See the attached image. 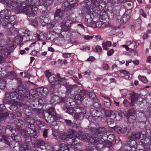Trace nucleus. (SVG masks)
<instances>
[{"label":"nucleus","mask_w":151,"mask_h":151,"mask_svg":"<svg viewBox=\"0 0 151 151\" xmlns=\"http://www.w3.org/2000/svg\"><path fill=\"white\" fill-rule=\"evenodd\" d=\"M106 131L105 128L104 127H100L99 128H92L91 129V134L93 135L91 137H89V138L84 135L82 136L83 139L85 141H88L92 145L95 144L97 145L99 143V139L97 136H98L99 134H103L105 133Z\"/></svg>","instance_id":"nucleus-1"},{"label":"nucleus","mask_w":151,"mask_h":151,"mask_svg":"<svg viewBox=\"0 0 151 151\" xmlns=\"http://www.w3.org/2000/svg\"><path fill=\"white\" fill-rule=\"evenodd\" d=\"M26 6H24V13L27 15V18L29 20L34 15L37 13L38 8L35 5V3L33 4L32 0H26Z\"/></svg>","instance_id":"nucleus-2"},{"label":"nucleus","mask_w":151,"mask_h":151,"mask_svg":"<svg viewBox=\"0 0 151 151\" xmlns=\"http://www.w3.org/2000/svg\"><path fill=\"white\" fill-rule=\"evenodd\" d=\"M47 113L48 115L47 116H45V120L47 122L51 124L60 118L58 115L56 114L55 110L54 107H52L49 109Z\"/></svg>","instance_id":"nucleus-3"},{"label":"nucleus","mask_w":151,"mask_h":151,"mask_svg":"<svg viewBox=\"0 0 151 151\" xmlns=\"http://www.w3.org/2000/svg\"><path fill=\"white\" fill-rule=\"evenodd\" d=\"M15 79L17 80L18 84V87L17 89V90H19V93H21V94H22H22L24 93H24L26 94L27 93V95H28V94L30 95L31 92L33 91H34V93L31 94L32 95H34L36 93V92L34 90H30V91H29L28 88V86L27 84V83H22L21 79L18 78L17 79Z\"/></svg>","instance_id":"nucleus-4"},{"label":"nucleus","mask_w":151,"mask_h":151,"mask_svg":"<svg viewBox=\"0 0 151 151\" xmlns=\"http://www.w3.org/2000/svg\"><path fill=\"white\" fill-rule=\"evenodd\" d=\"M19 90L16 89L14 92H7L8 93V96L11 100L15 101V102H18L22 99V98H28L30 96V95H27V93H23L21 94L19 92ZM23 93H24L23 92Z\"/></svg>","instance_id":"nucleus-5"},{"label":"nucleus","mask_w":151,"mask_h":151,"mask_svg":"<svg viewBox=\"0 0 151 151\" xmlns=\"http://www.w3.org/2000/svg\"><path fill=\"white\" fill-rule=\"evenodd\" d=\"M11 14V11L8 9H5L0 12V24L3 27H6L7 23L4 22H6V19H9Z\"/></svg>","instance_id":"nucleus-6"},{"label":"nucleus","mask_w":151,"mask_h":151,"mask_svg":"<svg viewBox=\"0 0 151 151\" xmlns=\"http://www.w3.org/2000/svg\"><path fill=\"white\" fill-rule=\"evenodd\" d=\"M99 21L96 23L93 22L94 26H97L100 28H103L108 26L110 24L109 20L105 15H102L99 17Z\"/></svg>","instance_id":"nucleus-7"},{"label":"nucleus","mask_w":151,"mask_h":151,"mask_svg":"<svg viewBox=\"0 0 151 151\" xmlns=\"http://www.w3.org/2000/svg\"><path fill=\"white\" fill-rule=\"evenodd\" d=\"M49 80L52 85L65 84L66 83V80L65 78H62L60 76H49Z\"/></svg>","instance_id":"nucleus-8"},{"label":"nucleus","mask_w":151,"mask_h":151,"mask_svg":"<svg viewBox=\"0 0 151 151\" xmlns=\"http://www.w3.org/2000/svg\"><path fill=\"white\" fill-rule=\"evenodd\" d=\"M77 107L75 109V111L76 112L74 115L75 117L77 119L82 120L85 116L86 113V110L84 108L79 106H77Z\"/></svg>","instance_id":"nucleus-9"},{"label":"nucleus","mask_w":151,"mask_h":151,"mask_svg":"<svg viewBox=\"0 0 151 151\" xmlns=\"http://www.w3.org/2000/svg\"><path fill=\"white\" fill-rule=\"evenodd\" d=\"M26 133L32 135L35 138H36L38 137V135L40 133L39 129L36 126H34L33 127H30L28 126L25 130Z\"/></svg>","instance_id":"nucleus-10"},{"label":"nucleus","mask_w":151,"mask_h":151,"mask_svg":"<svg viewBox=\"0 0 151 151\" xmlns=\"http://www.w3.org/2000/svg\"><path fill=\"white\" fill-rule=\"evenodd\" d=\"M76 104H78L77 102L75 101H73L71 103L69 104V105L64 106L63 109L64 110L66 109L67 112L70 114L72 115L73 114L74 110L75 111V109L77 108V105L76 106H74Z\"/></svg>","instance_id":"nucleus-11"},{"label":"nucleus","mask_w":151,"mask_h":151,"mask_svg":"<svg viewBox=\"0 0 151 151\" xmlns=\"http://www.w3.org/2000/svg\"><path fill=\"white\" fill-rule=\"evenodd\" d=\"M77 139H78V137H73L68 136L66 141L69 145H74L75 147L76 146H81V143L78 142Z\"/></svg>","instance_id":"nucleus-12"},{"label":"nucleus","mask_w":151,"mask_h":151,"mask_svg":"<svg viewBox=\"0 0 151 151\" xmlns=\"http://www.w3.org/2000/svg\"><path fill=\"white\" fill-rule=\"evenodd\" d=\"M1 2L2 3L4 4L7 7L14 9L18 4L17 2L11 0H3Z\"/></svg>","instance_id":"nucleus-13"},{"label":"nucleus","mask_w":151,"mask_h":151,"mask_svg":"<svg viewBox=\"0 0 151 151\" xmlns=\"http://www.w3.org/2000/svg\"><path fill=\"white\" fill-rule=\"evenodd\" d=\"M65 101V99L63 97H60L59 96H53L52 98L50 100L51 103L56 104L64 102Z\"/></svg>","instance_id":"nucleus-14"},{"label":"nucleus","mask_w":151,"mask_h":151,"mask_svg":"<svg viewBox=\"0 0 151 151\" xmlns=\"http://www.w3.org/2000/svg\"><path fill=\"white\" fill-rule=\"evenodd\" d=\"M8 76H6V77H3L0 78V89H4L6 86V83L10 82L13 79L7 78Z\"/></svg>","instance_id":"nucleus-15"},{"label":"nucleus","mask_w":151,"mask_h":151,"mask_svg":"<svg viewBox=\"0 0 151 151\" xmlns=\"http://www.w3.org/2000/svg\"><path fill=\"white\" fill-rule=\"evenodd\" d=\"M35 5L37 6H38V8L40 11V12L42 14H45L48 12L47 9V7L43 4H41L40 1L38 0L35 3Z\"/></svg>","instance_id":"nucleus-16"},{"label":"nucleus","mask_w":151,"mask_h":151,"mask_svg":"<svg viewBox=\"0 0 151 151\" xmlns=\"http://www.w3.org/2000/svg\"><path fill=\"white\" fill-rule=\"evenodd\" d=\"M48 90L47 88L40 87L37 89V93L40 96L45 97L47 95Z\"/></svg>","instance_id":"nucleus-17"},{"label":"nucleus","mask_w":151,"mask_h":151,"mask_svg":"<svg viewBox=\"0 0 151 151\" xmlns=\"http://www.w3.org/2000/svg\"><path fill=\"white\" fill-rule=\"evenodd\" d=\"M90 113L91 116L96 119L103 117L101 112L97 110L91 109L90 110Z\"/></svg>","instance_id":"nucleus-18"},{"label":"nucleus","mask_w":151,"mask_h":151,"mask_svg":"<svg viewBox=\"0 0 151 151\" xmlns=\"http://www.w3.org/2000/svg\"><path fill=\"white\" fill-rule=\"evenodd\" d=\"M25 120L28 126L32 127L35 126V120L32 117H26L25 119Z\"/></svg>","instance_id":"nucleus-19"},{"label":"nucleus","mask_w":151,"mask_h":151,"mask_svg":"<svg viewBox=\"0 0 151 151\" xmlns=\"http://www.w3.org/2000/svg\"><path fill=\"white\" fill-rule=\"evenodd\" d=\"M9 17V19H6V22H4V23H7L6 24V27H9L10 26L14 25V22L13 21L15 20L16 16L14 15H10Z\"/></svg>","instance_id":"nucleus-20"},{"label":"nucleus","mask_w":151,"mask_h":151,"mask_svg":"<svg viewBox=\"0 0 151 151\" xmlns=\"http://www.w3.org/2000/svg\"><path fill=\"white\" fill-rule=\"evenodd\" d=\"M36 33L37 36L38 41L44 40L47 39L46 36L45 34L39 30H37Z\"/></svg>","instance_id":"nucleus-21"},{"label":"nucleus","mask_w":151,"mask_h":151,"mask_svg":"<svg viewBox=\"0 0 151 151\" xmlns=\"http://www.w3.org/2000/svg\"><path fill=\"white\" fill-rule=\"evenodd\" d=\"M77 86L76 85H67L66 86V91L68 93H71L72 92H75L77 89Z\"/></svg>","instance_id":"nucleus-22"},{"label":"nucleus","mask_w":151,"mask_h":151,"mask_svg":"<svg viewBox=\"0 0 151 151\" xmlns=\"http://www.w3.org/2000/svg\"><path fill=\"white\" fill-rule=\"evenodd\" d=\"M21 134L24 136V139L26 142H31V136L32 135L26 133L24 129H22L21 130Z\"/></svg>","instance_id":"nucleus-23"},{"label":"nucleus","mask_w":151,"mask_h":151,"mask_svg":"<svg viewBox=\"0 0 151 151\" xmlns=\"http://www.w3.org/2000/svg\"><path fill=\"white\" fill-rule=\"evenodd\" d=\"M113 128L116 132L119 134L124 133L127 130L126 127L122 128L117 126L114 127Z\"/></svg>","instance_id":"nucleus-24"},{"label":"nucleus","mask_w":151,"mask_h":151,"mask_svg":"<svg viewBox=\"0 0 151 151\" xmlns=\"http://www.w3.org/2000/svg\"><path fill=\"white\" fill-rule=\"evenodd\" d=\"M12 139L16 142H19L22 141V138L20 135L17 133H12L11 135Z\"/></svg>","instance_id":"nucleus-25"},{"label":"nucleus","mask_w":151,"mask_h":151,"mask_svg":"<svg viewBox=\"0 0 151 151\" xmlns=\"http://www.w3.org/2000/svg\"><path fill=\"white\" fill-rule=\"evenodd\" d=\"M68 136L74 137H78L80 135V134L78 133V132L74 131L73 130L69 129L67 131Z\"/></svg>","instance_id":"nucleus-26"},{"label":"nucleus","mask_w":151,"mask_h":151,"mask_svg":"<svg viewBox=\"0 0 151 151\" xmlns=\"http://www.w3.org/2000/svg\"><path fill=\"white\" fill-rule=\"evenodd\" d=\"M40 23L43 25H46L49 22H50L49 18L47 17L41 16L40 17Z\"/></svg>","instance_id":"nucleus-27"},{"label":"nucleus","mask_w":151,"mask_h":151,"mask_svg":"<svg viewBox=\"0 0 151 151\" xmlns=\"http://www.w3.org/2000/svg\"><path fill=\"white\" fill-rule=\"evenodd\" d=\"M138 96L136 93L133 94L131 97V102L130 103V106H134V104L138 100Z\"/></svg>","instance_id":"nucleus-28"},{"label":"nucleus","mask_w":151,"mask_h":151,"mask_svg":"<svg viewBox=\"0 0 151 151\" xmlns=\"http://www.w3.org/2000/svg\"><path fill=\"white\" fill-rule=\"evenodd\" d=\"M13 26L11 25V26H10L9 27H6L7 28V32L8 35H14L17 32L16 28H14Z\"/></svg>","instance_id":"nucleus-29"},{"label":"nucleus","mask_w":151,"mask_h":151,"mask_svg":"<svg viewBox=\"0 0 151 151\" xmlns=\"http://www.w3.org/2000/svg\"><path fill=\"white\" fill-rule=\"evenodd\" d=\"M130 16L126 13H124L122 17V22L120 24L126 23L130 19Z\"/></svg>","instance_id":"nucleus-30"},{"label":"nucleus","mask_w":151,"mask_h":151,"mask_svg":"<svg viewBox=\"0 0 151 151\" xmlns=\"http://www.w3.org/2000/svg\"><path fill=\"white\" fill-rule=\"evenodd\" d=\"M24 6H22L21 4H19L18 2L17 6L15 7L14 10H16L18 13H20L24 12Z\"/></svg>","instance_id":"nucleus-31"},{"label":"nucleus","mask_w":151,"mask_h":151,"mask_svg":"<svg viewBox=\"0 0 151 151\" xmlns=\"http://www.w3.org/2000/svg\"><path fill=\"white\" fill-rule=\"evenodd\" d=\"M10 139L5 135H3L2 138L0 139L1 142H2L9 146H10Z\"/></svg>","instance_id":"nucleus-32"},{"label":"nucleus","mask_w":151,"mask_h":151,"mask_svg":"<svg viewBox=\"0 0 151 151\" xmlns=\"http://www.w3.org/2000/svg\"><path fill=\"white\" fill-rule=\"evenodd\" d=\"M5 95V96L3 99V103L5 104H11L12 101L11 99L10 98L9 96H8V93L7 92H6Z\"/></svg>","instance_id":"nucleus-33"},{"label":"nucleus","mask_w":151,"mask_h":151,"mask_svg":"<svg viewBox=\"0 0 151 151\" xmlns=\"http://www.w3.org/2000/svg\"><path fill=\"white\" fill-rule=\"evenodd\" d=\"M62 7L64 11H67L71 9V6L69 2H65L62 4Z\"/></svg>","instance_id":"nucleus-34"},{"label":"nucleus","mask_w":151,"mask_h":151,"mask_svg":"<svg viewBox=\"0 0 151 151\" xmlns=\"http://www.w3.org/2000/svg\"><path fill=\"white\" fill-rule=\"evenodd\" d=\"M37 144L38 147H40L41 149H45V146L46 144L44 141L41 139H39L37 141Z\"/></svg>","instance_id":"nucleus-35"},{"label":"nucleus","mask_w":151,"mask_h":151,"mask_svg":"<svg viewBox=\"0 0 151 151\" xmlns=\"http://www.w3.org/2000/svg\"><path fill=\"white\" fill-rule=\"evenodd\" d=\"M14 123L16 126L19 127H22L24 125V121L21 119H16Z\"/></svg>","instance_id":"nucleus-36"},{"label":"nucleus","mask_w":151,"mask_h":151,"mask_svg":"<svg viewBox=\"0 0 151 151\" xmlns=\"http://www.w3.org/2000/svg\"><path fill=\"white\" fill-rule=\"evenodd\" d=\"M35 123L37 127L40 129H43V127L46 126V124L40 120H37L35 121Z\"/></svg>","instance_id":"nucleus-37"},{"label":"nucleus","mask_w":151,"mask_h":151,"mask_svg":"<svg viewBox=\"0 0 151 151\" xmlns=\"http://www.w3.org/2000/svg\"><path fill=\"white\" fill-rule=\"evenodd\" d=\"M141 133L140 132H133L131 136L132 139H139L140 138Z\"/></svg>","instance_id":"nucleus-38"},{"label":"nucleus","mask_w":151,"mask_h":151,"mask_svg":"<svg viewBox=\"0 0 151 151\" xmlns=\"http://www.w3.org/2000/svg\"><path fill=\"white\" fill-rule=\"evenodd\" d=\"M63 12L61 9H58L55 12V18L56 19L57 17H61L63 15Z\"/></svg>","instance_id":"nucleus-39"},{"label":"nucleus","mask_w":151,"mask_h":151,"mask_svg":"<svg viewBox=\"0 0 151 151\" xmlns=\"http://www.w3.org/2000/svg\"><path fill=\"white\" fill-rule=\"evenodd\" d=\"M72 21L70 20H68L66 21L65 24H62V27L65 29H67L68 27L70 26L72 24Z\"/></svg>","instance_id":"nucleus-40"},{"label":"nucleus","mask_w":151,"mask_h":151,"mask_svg":"<svg viewBox=\"0 0 151 151\" xmlns=\"http://www.w3.org/2000/svg\"><path fill=\"white\" fill-rule=\"evenodd\" d=\"M83 98L81 97L80 94H77L74 96L75 101L77 102V104L81 103L83 99Z\"/></svg>","instance_id":"nucleus-41"},{"label":"nucleus","mask_w":151,"mask_h":151,"mask_svg":"<svg viewBox=\"0 0 151 151\" xmlns=\"http://www.w3.org/2000/svg\"><path fill=\"white\" fill-rule=\"evenodd\" d=\"M5 109V107L3 104H0V114H1V113L2 112V115L4 116V117H6L9 115L8 113L7 112L3 113Z\"/></svg>","instance_id":"nucleus-42"},{"label":"nucleus","mask_w":151,"mask_h":151,"mask_svg":"<svg viewBox=\"0 0 151 151\" xmlns=\"http://www.w3.org/2000/svg\"><path fill=\"white\" fill-rule=\"evenodd\" d=\"M112 45L111 42L109 41H107L103 43V47L104 50H106L108 49V47H110Z\"/></svg>","instance_id":"nucleus-43"},{"label":"nucleus","mask_w":151,"mask_h":151,"mask_svg":"<svg viewBox=\"0 0 151 151\" xmlns=\"http://www.w3.org/2000/svg\"><path fill=\"white\" fill-rule=\"evenodd\" d=\"M1 55L2 57L6 58L7 57L9 53L8 49H2L1 50Z\"/></svg>","instance_id":"nucleus-44"},{"label":"nucleus","mask_w":151,"mask_h":151,"mask_svg":"<svg viewBox=\"0 0 151 151\" xmlns=\"http://www.w3.org/2000/svg\"><path fill=\"white\" fill-rule=\"evenodd\" d=\"M128 121L130 123H133L136 121L135 117L133 115H130L128 117Z\"/></svg>","instance_id":"nucleus-45"},{"label":"nucleus","mask_w":151,"mask_h":151,"mask_svg":"<svg viewBox=\"0 0 151 151\" xmlns=\"http://www.w3.org/2000/svg\"><path fill=\"white\" fill-rule=\"evenodd\" d=\"M88 96L91 99L92 101L93 100L97 101V98L96 97L95 94L92 92H89L88 94Z\"/></svg>","instance_id":"nucleus-46"},{"label":"nucleus","mask_w":151,"mask_h":151,"mask_svg":"<svg viewBox=\"0 0 151 151\" xmlns=\"http://www.w3.org/2000/svg\"><path fill=\"white\" fill-rule=\"evenodd\" d=\"M136 142L134 140H132L130 142V147L131 148H132V151H135L136 150V149L135 148V146L136 144Z\"/></svg>","instance_id":"nucleus-47"},{"label":"nucleus","mask_w":151,"mask_h":151,"mask_svg":"<svg viewBox=\"0 0 151 151\" xmlns=\"http://www.w3.org/2000/svg\"><path fill=\"white\" fill-rule=\"evenodd\" d=\"M93 103V106L96 108L99 109L100 108L101 104L98 102V99H97V101L93 100L92 101Z\"/></svg>","instance_id":"nucleus-48"},{"label":"nucleus","mask_w":151,"mask_h":151,"mask_svg":"<svg viewBox=\"0 0 151 151\" xmlns=\"http://www.w3.org/2000/svg\"><path fill=\"white\" fill-rule=\"evenodd\" d=\"M68 135L67 133H61L59 134V137L60 138L63 140H66L67 138Z\"/></svg>","instance_id":"nucleus-49"},{"label":"nucleus","mask_w":151,"mask_h":151,"mask_svg":"<svg viewBox=\"0 0 151 151\" xmlns=\"http://www.w3.org/2000/svg\"><path fill=\"white\" fill-rule=\"evenodd\" d=\"M53 1L54 0H43V4L47 6H48L52 4Z\"/></svg>","instance_id":"nucleus-50"},{"label":"nucleus","mask_w":151,"mask_h":151,"mask_svg":"<svg viewBox=\"0 0 151 151\" xmlns=\"http://www.w3.org/2000/svg\"><path fill=\"white\" fill-rule=\"evenodd\" d=\"M122 114L121 112H116L115 113V115L116 116V120L119 121L120 120L122 117Z\"/></svg>","instance_id":"nucleus-51"},{"label":"nucleus","mask_w":151,"mask_h":151,"mask_svg":"<svg viewBox=\"0 0 151 151\" xmlns=\"http://www.w3.org/2000/svg\"><path fill=\"white\" fill-rule=\"evenodd\" d=\"M53 38L52 40L55 43L59 45L61 43V38L60 37H52Z\"/></svg>","instance_id":"nucleus-52"},{"label":"nucleus","mask_w":151,"mask_h":151,"mask_svg":"<svg viewBox=\"0 0 151 151\" xmlns=\"http://www.w3.org/2000/svg\"><path fill=\"white\" fill-rule=\"evenodd\" d=\"M20 31L22 33L24 34H27V36H30V33H29V30L26 28H22Z\"/></svg>","instance_id":"nucleus-53"},{"label":"nucleus","mask_w":151,"mask_h":151,"mask_svg":"<svg viewBox=\"0 0 151 151\" xmlns=\"http://www.w3.org/2000/svg\"><path fill=\"white\" fill-rule=\"evenodd\" d=\"M23 38L22 35H19L17 36L15 38V42L17 43H21L23 41Z\"/></svg>","instance_id":"nucleus-54"},{"label":"nucleus","mask_w":151,"mask_h":151,"mask_svg":"<svg viewBox=\"0 0 151 151\" xmlns=\"http://www.w3.org/2000/svg\"><path fill=\"white\" fill-rule=\"evenodd\" d=\"M139 145H142L143 147L144 146L147 145L148 144V143L145 139H141L139 142Z\"/></svg>","instance_id":"nucleus-55"},{"label":"nucleus","mask_w":151,"mask_h":151,"mask_svg":"<svg viewBox=\"0 0 151 151\" xmlns=\"http://www.w3.org/2000/svg\"><path fill=\"white\" fill-rule=\"evenodd\" d=\"M103 111L105 113L106 116L107 117H109L113 112L109 110H107L103 109Z\"/></svg>","instance_id":"nucleus-56"},{"label":"nucleus","mask_w":151,"mask_h":151,"mask_svg":"<svg viewBox=\"0 0 151 151\" xmlns=\"http://www.w3.org/2000/svg\"><path fill=\"white\" fill-rule=\"evenodd\" d=\"M33 113L36 115H39L42 112V110L41 109L38 108H34L32 109Z\"/></svg>","instance_id":"nucleus-57"},{"label":"nucleus","mask_w":151,"mask_h":151,"mask_svg":"<svg viewBox=\"0 0 151 151\" xmlns=\"http://www.w3.org/2000/svg\"><path fill=\"white\" fill-rule=\"evenodd\" d=\"M138 78L139 79H140L142 82L144 83H146L148 82V81L146 76H138Z\"/></svg>","instance_id":"nucleus-58"},{"label":"nucleus","mask_w":151,"mask_h":151,"mask_svg":"<svg viewBox=\"0 0 151 151\" xmlns=\"http://www.w3.org/2000/svg\"><path fill=\"white\" fill-rule=\"evenodd\" d=\"M5 133L6 135L11 136L12 133L13 132V129H4Z\"/></svg>","instance_id":"nucleus-59"},{"label":"nucleus","mask_w":151,"mask_h":151,"mask_svg":"<svg viewBox=\"0 0 151 151\" xmlns=\"http://www.w3.org/2000/svg\"><path fill=\"white\" fill-rule=\"evenodd\" d=\"M22 148L25 151H27L30 148V147L28 144L25 143L22 145Z\"/></svg>","instance_id":"nucleus-60"},{"label":"nucleus","mask_w":151,"mask_h":151,"mask_svg":"<svg viewBox=\"0 0 151 151\" xmlns=\"http://www.w3.org/2000/svg\"><path fill=\"white\" fill-rule=\"evenodd\" d=\"M47 27L48 29H50L52 28L54 26L55 23L52 22L50 20V22H49L48 23H47Z\"/></svg>","instance_id":"nucleus-61"},{"label":"nucleus","mask_w":151,"mask_h":151,"mask_svg":"<svg viewBox=\"0 0 151 151\" xmlns=\"http://www.w3.org/2000/svg\"><path fill=\"white\" fill-rule=\"evenodd\" d=\"M97 150L95 147H89L86 150H81L80 151H97Z\"/></svg>","instance_id":"nucleus-62"},{"label":"nucleus","mask_w":151,"mask_h":151,"mask_svg":"<svg viewBox=\"0 0 151 151\" xmlns=\"http://www.w3.org/2000/svg\"><path fill=\"white\" fill-rule=\"evenodd\" d=\"M73 101V99L71 98H69L67 99V101L65 102V104L64 105H69V104H70Z\"/></svg>","instance_id":"nucleus-63"},{"label":"nucleus","mask_w":151,"mask_h":151,"mask_svg":"<svg viewBox=\"0 0 151 151\" xmlns=\"http://www.w3.org/2000/svg\"><path fill=\"white\" fill-rule=\"evenodd\" d=\"M91 2L94 7H97L99 5V4L97 0H91Z\"/></svg>","instance_id":"nucleus-64"}]
</instances>
